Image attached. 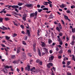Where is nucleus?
<instances>
[{
	"label": "nucleus",
	"mask_w": 75,
	"mask_h": 75,
	"mask_svg": "<svg viewBox=\"0 0 75 75\" xmlns=\"http://www.w3.org/2000/svg\"><path fill=\"white\" fill-rule=\"evenodd\" d=\"M43 10H47V11H49V10L47 8H45L43 9Z\"/></svg>",
	"instance_id": "nucleus-26"
},
{
	"label": "nucleus",
	"mask_w": 75,
	"mask_h": 75,
	"mask_svg": "<svg viewBox=\"0 0 75 75\" xmlns=\"http://www.w3.org/2000/svg\"><path fill=\"white\" fill-rule=\"evenodd\" d=\"M5 21H9V20H10V19L8 18H5Z\"/></svg>",
	"instance_id": "nucleus-25"
},
{
	"label": "nucleus",
	"mask_w": 75,
	"mask_h": 75,
	"mask_svg": "<svg viewBox=\"0 0 75 75\" xmlns=\"http://www.w3.org/2000/svg\"><path fill=\"white\" fill-rule=\"evenodd\" d=\"M35 16L34 13H31L30 14V17H34Z\"/></svg>",
	"instance_id": "nucleus-12"
},
{
	"label": "nucleus",
	"mask_w": 75,
	"mask_h": 75,
	"mask_svg": "<svg viewBox=\"0 0 75 75\" xmlns=\"http://www.w3.org/2000/svg\"><path fill=\"white\" fill-rule=\"evenodd\" d=\"M70 64H71V62H68L67 63V66L69 65H70Z\"/></svg>",
	"instance_id": "nucleus-38"
},
{
	"label": "nucleus",
	"mask_w": 75,
	"mask_h": 75,
	"mask_svg": "<svg viewBox=\"0 0 75 75\" xmlns=\"http://www.w3.org/2000/svg\"><path fill=\"white\" fill-rule=\"evenodd\" d=\"M20 50H21V48L20 47H18L17 48V54H18V53H19L20 51Z\"/></svg>",
	"instance_id": "nucleus-9"
},
{
	"label": "nucleus",
	"mask_w": 75,
	"mask_h": 75,
	"mask_svg": "<svg viewBox=\"0 0 75 75\" xmlns=\"http://www.w3.org/2000/svg\"><path fill=\"white\" fill-rule=\"evenodd\" d=\"M64 18H65V20H67L68 19V17L64 15Z\"/></svg>",
	"instance_id": "nucleus-24"
},
{
	"label": "nucleus",
	"mask_w": 75,
	"mask_h": 75,
	"mask_svg": "<svg viewBox=\"0 0 75 75\" xmlns=\"http://www.w3.org/2000/svg\"><path fill=\"white\" fill-rule=\"evenodd\" d=\"M18 6H21L23 5V3H18Z\"/></svg>",
	"instance_id": "nucleus-31"
},
{
	"label": "nucleus",
	"mask_w": 75,
	"mask_h": 75,
	"mask_svg": "<svg viewBox=\"0 0 75 75\" xmlns=\"http://www.w3.org/2000/svg\"><path fill=\"white\" fill-rule=\"evenodd\" d=\"M42 47H45V44L44 42H42Z\"/></svg>",
	"instance_id": "nucleus-16"
},
{
	"label": "nucleus",
	"mask_w": 75,
	"mask_h": 75,
	"mask_svg": "<svg viewBox=\"0 0 75 75\" xmlns=\"http://www.w3.org/2000/svg\"><path fill=\"white\" fill-rule=\"evenodd\" d=\"M16 58V57L15 56V55H12V56L11 57V59H13Z\"/></svg>",
	"instance_id": "nucleus-18"
},
{
	"label": "nucleus",
	"mask_w": 75,
	"mask_h": 75,
	"mask_svg": "<svg viewBox=\"0 0 75 75\" xmlns=\"http://www.w3.org/2000/svg\"><path fill=\"white\" fill-rule=\"evenodd\" d=\"M62 64L63 65H65V64H66V63H65V62L64 61L63 62Z\"/></svg>",
	"instance_id": "nucleus-62"
},
{
	"label": "nucleus",
	"mask_w": 75,
	"mask_h": 75,
	"mask_svg": "<svg viewBox=\"0 0 75 75\" xmlns=\"http://www.w3.org/2000/svg\"><path fill=\"white\" fill-rule=\"evenodd\" d=\"M3 30H7V28L5 27V26H3Z\"/></svg>",
	"instance_id": "nucleus-19"
},
{
	"label": "nucleus",
	"mask_w": 75,
	"mask_h": 75,
	"mask_svg": "<svg viewBox=\"0 0 75 75\" xmlns=\"http://www.w3.org/2000/svg\"><path fill=\"white\" fill-rule=\"evenodd\" d=\"M60 45H62V41L59 43Z\"/></svg>",
	"instance_id": "nucleus-64"
},
{
	"label": "nucleus",
	"mask_w": 75,
	"mask_h": 75,
	"mask_svg": "<svg viewBox=\"0 0 75 75\" xmlns=\"http://www.w3.org/2000/svg\"><path fill=\"white\" fill-rule=\"evenodd\" d=\"M50 12H51V11H46L45 12V13H46L47 14H48V13H50Z\"/></svg>",
	"instance_id": "nucleus-47"
},
{
	"label": "nucleus",
	"mask_w": 75,
	"mask_h": 75,
	"mask_svg": "<svg viewBox=\"0 0 75 75\" xmlns=\"http://www.w3.org/2000/svg\"><path fill=\"white\" fill-rule=\"evenodd\" d=\"M47 67L49 68H51V66H50V64H47Z\"/></svg>",
	"instance_id": "nucleus-45"
},
{
	"label": "nucleus",
	"mask_w": 75,
	"mask_h": 75,
	"mask_svg": "<svg viewBox=\"0 0 75 75\" xmlns=\"http://www.w3.org/2000/svg\"><path fill=\"white\" fill-rule=\"evenodd\" d=\"M72 33H75V28L74 29V28H72Z\"/></svg>",
	"instance_id": "nucleus-29"
},
{
	"label": "nucleus",
	"mask_w": 75,
	"mask_h": 75,
	"mask_svg": "<svg viewBox=\"0 0 75 75\" xmlns=\"http://www.w3.org/2000/svg\"><path fill=\"white\" fill-rule=\"evenodd\" d=\"M37 13H38V12H37V11H36L35 12V13H34L35 16H37Z\"/></svg>",
	"instance_id": "nucleus-34"
},
{
	"label": "nucleus",
	"mask_w": 75,
	"mask_h": 75,
	"mask_svg": "<svg viewBox=\"0 0 75 75\" xmlns=\"http://www.w3.org/2000/svg\"><path fill=\"white\" fill-rule=\"evenodd\" d=\"M59 36H62V33H59Z\"/></svg>",
	"instance_id": "nucleus-40"
},
{
	"label": "nucleus",
	"mask_w": 75,
	"mask_h": 75,
	"mask_svg": "<svg viewBox=\"0 0 75 75\" xmlns=\"http://www.w3.org/2000/svg\"><path fill=\"white\" fill-rule=\"evenodd\" d=\"M39 64L40 65H42V62L41 61L39 62Z\"/></svg>",
	"instance_id": "nucleus-43"
},
{
	"label": "nucleus",
	"mask_w": 75,
	"mask_h": 75,
	"mask_svg": "<svg viewBox=\"0 0 75 75\" xmlns=\"http://www.w3.org/2000/svg\"><path fill=\"white\" fill-rule=\"evenodd\" d=\"M75 40V36L74 35L73 36V40Z\"/></svg>",
	"instance_id": "nucleus-52"
},
{
	"label": "nucleus",
	"mask_w": 75,
	"mask_h": 75,
	"mask_svg": "<svg viewBox=\"0 0 75 75\" xmlns=\"http://www.w3.org/2000/svg\"><path fill=\"white\" fill-rule=\"evenodd\" d=\"M22 18L24 21H26V18L25 17H23Z\"/></svg>",
	"instance_id": "nucleus-42"
},
{
	"label": "nucleus",
	"mask_w": 75,
	"mask_h": 75,
	"mask_svg": "<svg viewBox=\"0 0 75 75\" xmlns=\"http://www.w3.org/2000/svg\"><path fill=\"white\" fill-rule=\"evenodd\" d=\"M1 46H2V47H6V46L4 45H3V44H1Z\"/></svg>",
	"instance_id": "nucleus-58"
},
{
	"label": "nucleus",
	"mask_w": 75,
	"mask_h": 75,
	"mask_svg": "<svg viewBox=\"0 0 75 75\" xmlns=\"http://www.w3.org/2000/svg\"><path fill=\"white\" fill-rule=\"evenodd\" d=\"M40 33V31L39 30H38V35H39V34Z\"/></svg>",
	"instance_id": "nucleus-55"
},
{
	"label": "nucleus",
	"mask_w": 75,
	"mask_h": 75,
	"mask_svg": "<svg viewBox=\"0 0 75 75\" xmlns=\"http://www.w3.org/2000/svg\"><path fill=\"white\" fill-rule=\"evenodd\" d=\"M63 52V51H62V50H61L60 51H59V54H62V52Z\"/></svg>",
	"instance_id": "nucleus-28"
},
{
	"label": "nucleus",
	"mask_w": 75,
	"mask_h": 75,
	"mask_svg": "<svg viewBox=\"0 0 75 75\" xmlns=\"http://www.w3.org/2000/svg\"><path fill=\"white\" fill-rule=\"evenodd\" d=\"M6 16H8V17H11V15L9 14H6Z\"/></svg>",
	"instance_id": "nucleus-37"
},
{
	"label": "nucleus",
	"mask_w": 75,
	"mask_h": 75,
	"mask_svg": "<svg viewBox=\"0 0 75 75\" xmlns=\"http://www.w3.org/2000/svg\"><path fill=\"white\" fill-rule=\"evenodd\" d=\"M22 43L23 45H27V43L25 42V41H22Z\"/></svg>",
	"instance_id": "nucleus-22"
},
{
	"label": "nucleus",
	"mask_w": 75,
	"mask_h": 75,
	"mask_svg": "<svg viewBox=\"0 0 75 75\" xmlns=\"http://www.w3.org/2000/svg\"><path fill=\"white\" fill-rule=\"evenodd\" d=\"M56 50L57 51H59V48L58 47H57Z\"/></svg>",
	"instance_id": "nucleus-54"
},
{
	"label": "nucleus",
	"mask_w": 75,
	"mask_h": 75,
	"mask_svg": "<svg viewBox=\"0 0 75 75\" xmlns=\"http://www.w3.org/2000/svg\"><path fill=\"white\" fill-rule=\"evenodd\" d=\"M67 75H72L71 73H67Z\"/></svg>",
	"instance_id": "nucleus-60"
},
{
	"label": "nucleus",
	"mask_w": 75,
	"mask_h": 75,
	"mask_svg": "<svg viewBox=\"0 0 75 75\" xmlns=\"http://www.w3.org/2000/svg\"><path fill=\"white\" fill-rule=\"evenodd\" d=\"M74 43H75V41L73 40L71 42V43H70V44H71L72 45H74Z\"/></svg>",
	"instance_id": "nucleus-14"
},
{
	"label": "nucleus",
	"mask_w": 75,
	"mask_h": 75,
	"mask_svg": "<svg viewBox=\"0 0 75 75\" xmlns=\"http://www.w3.org/2000/svg\"><path fill=\"white\" fill-rule=\"evenodd\" d=\"M38 54L40 56V57H41V53L40 52V50H38Z\"/></svg>",
	"instance_id": "nucleus-11"
},
{
	"label": "nucleus",
	"mask_w": 75,
	"mask_h": 75,
	"mask_svg": "<svg viewBox=\"0 0 75 75\" xmlns=\"http://www.w3.org/2000/svg\"><path fill=\"white\" fill-rule=\"evenodd\" d=\"M36 62L37 63H39V62H40V60L39 59H38L36 60Z\"/></svg>",
	"instance_id": "nucleus-30"
},
{
	"label": "nucleus",
	"mask_w": 75,
	"mask_h": 75,
	"mask_svg": "<svg viewBox=\"0 0 75 75\" xmlns=\"http://www.w3.org/2000/svg\"><path fill=\"white\" fill-rule=\"evenodd\" d=\"M15 10L16 11L17 13H18V11L17 10V9L16 8H15Z\"/></svg>",
	"instance_id": "nucleus-50"
},
{
	"label": "nucleus",
	"mask_w": 75,
	"mask_h": 75,
	"mask_svg": "<svg viewBox=\"0 0 75 75\" xmlns=\"http://www.w3.org/2000/svg\"><path fill=\"white\" fill-rule=\"evenodd\" d=\"M49 6H50V7H51V8H52V4H50L49 5Z\"/></svg>",
	"instance_id": "nucleus-56"
},
{
	"label": "nucleus",
	"mask_w": 75,
	"mask_h": 75,
	"mask_svg": "<svg viewBox=\"0 0 75 75\" xmlns=\"http://www.w3.org/2000/svg\"><path fill=\"white\" fill-rule=\"evenodd\" d=\"M48 42L49 44H51V43H52V40H51V39H49Z\"/></svg>",
	"instance_id": "nucleus-10"
},
{
	"label": "nucleus",
	"mask_w": 75,
	"mask_h": 75,
	"mask_svg": "<svg viewBox=\"0 0 75 75\" xmlns=\"http://www.w3.org/2000/svg\"><path fill=\"white\" fill-rule=\"evenodd\" d=\"M21 27L23 29H24V25H21Z\"/></svg>",
	"instance_id": "nucleus-39"
},
{
	"label": "nucleus",
	"mask_w": 75,
	"mask_h": 75,
	"mask_svg": "<svg viewBox=\"0 0 75 75\" xmlns=\"http://www.w3.org/2000/svg\"><path fill=\"white\" fill-rule=\"evenodd\" d=\"M59 27H57L56 28V30L58 31V32H61V30H62V25H61V24L60 23H59Z\"/></svg>",
	"instance_id": "nucleus-2"
},
{
	"label": "nucleus",
	"mask_w": 75,
	"mask_h": 75,
	"mask_svg": "<svg viewBox=\"0 0 75 75\" xmlns=\"http://www.w3.org/2000/svg\"><path fill=\"white\" fill-rule=\"evenodd\" d=\"M57 40L59 42H62V41L61 40V39L60 38H58L57 39Z\"/></svg>",
	"instance_id": "nucleus-32"
},
{
	"label": "nucleus",
	"mask_w": 75,
	"mask_h": 75,
	"mask_svg": "<svg viewBox=\"0 0 75 75\" xmlns=\"http://www.w3.org/2000/svg\"><path fill=\"white\" fill-rule=\"evenodd\" d=\"M35 69V67H33L32 68L30 69V71H32L31 72V74H35V73H38L39 72L38 71H37V70L34 71Z\"/></svg>",
	"instance_id": "nucleus-1"
},
{
	"label": "nucleus",
	"mask_w": 75,
	"mask_h": 75,
	"mask_svg": "<svg viewBox=\"0 0 75 75\" xmlns=\"http://www.w3.org/2000/svg\"><path fill=\"white\" fill-rule=\"evenodd\" d=\"M3 18H0V23H2L3 22Z\"/></svg>",
	"instance_id": "nucleus-35"
},
{
	"label": "nucleus",
	"mask_w": 75,
	"mask_h": 75,
	"mask_svg": "<svg viewBox=\"0 0 75 75\" xmlns=\"http://www.w3.org/2000/svg\"><path fill=\"white\" fill-rule=\"evenodd\" d=\"M43 50H45V53L46 54H48V49H47L46 48L44 47L43 48Z\"/></svg>",
	"instance_id": "nucleus-8"
},
{
	"label": "nucleus",
	"mask_w": 75,
	"mask_h": 75,
	"mask_svg": "<svg viewBox=\"0 0 75 75\" xmlns=\"http://www.w3.org/2000/svg\"><path fill=\"white\" fill-rule=\"evenodd\" d=\"M23 16H24V17L26 18L27 16V15L26 14H25L23 15Z\"/></svg>",
	"instance_id": "nucleus-49"
},
{
	"label": "nucleus",
	"mask_w": 75,
	"mask_h": 75,
	"mask_svg": "<svg viewBox=\"0 0 75 75\" xmlns=\"http://www.w3.org/2000/svg\"><path fill=\"white\" fill-rule=\"evenodd\" d=\"M49 64L50 65V66H52L53 65V64H52V63H49Z\"/></svg>",
	"instance_id": "nucleus-48"
},
{
	"label": "nucleus",
	"mask_w": 75,
	"mask_h": 75,
	"mask_svg": "<svg viewBox=\"0 0 75 75\" xmlns=\"http://www.w3.org/2000/svg\"><path fill=\"white\" fill-rule=\"evenodd\" d=\"M33 4H28L25 5V6L27 7H28V8H30V7H33Z\"/></svg>",
	"instance_id": "nucleus-3"
},
{
	"label": "nucleus",
	"mask_w": 75,
	"mask_h": 75,
	"mask_svg": "<svg viewBox=\"0 0 75 75\" xmlns=\"http://www.w3.org/2000/svg\"><path fill=\"white\" fill-rule=\"evenodd\" d=\"M43 4H44V5H45V6L48 5V4H47V2H43Z\"/></svg>",
	"instance_id": "nucleus-20"
},
{
	"label": "nucleus",
	"mask_w": 75,
	"mask_h": 75,
	"mask_svg": "<svg viewBox=\"0 0 75 75\" xmlns=\"http://www.w3.org/2000/svg\"><path fill=\"white\" fill-rule=\"evenodd\" d=\"M61 58H62V56H61V55L59 56L58 57V58L59 59H61Z\"/></svg>",
	"instance_id": "nucleus-46"
},
{
	"label": "nucleus",
	"mask_w": 75,
	"mask_h": 75,
	"mask_svg": "<svg viewBox=\"0 0 75 75\" xmlns=\"http://www.w3.org/2000/svg\"><path fill=\"white\" fill-rule=\"evenodd\" d=\"M12 63H13L14 64H17V61H14Z\"/></svg>",
	"instance_id": "nucleus-36"
},
{
	"label": "nucleus",
	"mask_w": 75,
	"mask_h": 75,
	"mask_svg": "<svg viewBox=\"0 0 75 75\" xmlns=\"http://www.w3.org/2000/svg\"><path fill=\"white\" fill-rule=\"evenodd\" d=\"M13 23L15 25H16V26H17V27H18V24L16 23L15 22L13 21Z\"/></svg>",
	"instance_id": "nucleus-21"
},
{
	"label": "nucleus",
	"mask_w": 75,
	"mask_h": 75,
	"mask_svg": "<svg viewBox=\"0 0 75 75\" xmlns=\"http://www.w3.org/2000/svg\"><path fill=\"white\" fill-rule=\"evenodd\" d=\"M64 4H62V8H64V7H65V6L64 5Z\"/></svg>",
	"instance_id": "nucleus-51"
},
{
	"label": "nucleus",
	"mask_w": 75,
	"mask_h": 75,
	"mask_svg": "<svg viewBox=\"0 0 75 75\" xmlns=\"http://www.w3.org/2000/svg\"><path fill=\"white\" fill-rule=\"evenodd\" d=\"M67 13H71V11H70V10H67L66 11Z\"/></svg>",
	"instance_id": "nucleus-41"
},
{
	"label": "nucleus",
	"mask_w": 75,
	"mask_h": 75,
	"mask_svg": "<svg viewBox=\"0 0 75 75\" xmlns=\"http://www.w3.org/2000/svg\"><path fill=\"white\" fill-rule=\"evenodd\" d=\"M6 39L7 40H8L10 38V37H8L7 36H6Z\"/></svg>",
	"instance_id": "nucleus-27"
},
{
	"label": "nucleus",
	"mask_w": 75,
	"mask_h": 75,
	"mask_svg": "<svg viewBox=\"0 0 75 75\" xmlns=\"http://www.w3.org/2000/svg\"><path fill=\"white\" fill-rule=\"evenodd\" d=\"M27 31V34H28L29 37H30L31 35L30 34V30L28 29L26 30Z\"/></svg>",
	"instance_id": "nucleus-5"
},
{
	"label": "nucleus",
	"mask_w": 75,
	"mask_h": 75,
	"mask_svg": "<svg viewBox=\"0 0 75 75\" xmlns=\"http://www.w3.org/2000/svg\"><path fill=\"white\" fill-rule=\"evenodd\" d=\"M3 71L4 73H7V70L6 69H4Z\"/></svg>",
	"instance_id": "nucleus-15"
},
{
	"label": "nucleus",
	"mask_w": 75,
	"mask_h": 75,
	"mask_svg": "<svg viewBox=\"0 0 75 75\" xmlns=\"http://www.w3.org/2000/svg\"><path fill=\"white\" fill-rule=\"evenodd\" d=\"M33 50L34 52H36V49H35V47L33 48Z\"/></svg>",
	"instance_id": "nucleus-61"
},
{
	"label": "nucleus",
	"mask_w": 75,
	"mask_h": 75,
	"mask_svg": "<svg viewBox=\"0 0 75 75\" xmlns=\"http://www.w3.org/2000/svg\"><path fill=\"white\" fill-rule=\"evenodd\" d=\"M17 35L16 33H14L13 35V37H16Z\"/></svg>",
	"instance_id": "nucleus-33"
},
{
	"label": "nucleus",
	"mask_w": 75,
	"mask_h": 75,
	"mask_svg": "<svg viewBox=\"0 0 75 75\" xmlns=\"http://www.w3.org/2000/svg\"><path fill=\"white\" fill-rule=\"evenodd\" d=\"M5 68H8H8H9V67H8V66H6L5 67Z\"/></svg>",
	"instance_id": "nucleus-59"
},
{
	"label": "nucleus",
	"mask_w": 75,
	"mask_h": 75,
	"mask_svg": "<svg viewBox=\"0 0 75 75\" xmlns=\"http://www.w3.org/2000/svg\"><path fill=\"white\" fill-rule=\"evenodd\" d=\"M54 56H52L50 57H49V61L50 62H52V61L54 59Z\"/></svg>",
	"instance_id": "nucleus-4"
},
{
	"label": "nucleus",
	"mask_w": 75,
	"mask_h": 75,
	"mask_svg": "<svg viewBox=\"0 0 75 75\" xmlns=\"http://www.w3.org/2000/svg\"><path fill=\"white\" fill-rule=\"evenodd\" d=\"M66 39L67 40V41H69V38H68V37H67L66 38Z\"/></svg>",
	"instance_id": "nucleus-63"
},
{
	"label": "nucleus",
	"mask_w": 75,
	"mask_h": 75,
	"mask_svg": "<svg viewBox=\"0 0 75 75\" xmlns=\"http://www.w3.org/2000/svg\"><path fill=\"white\" fill-rule=\"evenodd\" d=\"M66 67H67L68 68H69V69H71L72 68V66H71L69 65H66Z\"/></svg>",
	"instance_id": "nucleus-17"
},
{
	"label": "nucleus",
	"mask_w": 75,
	"mask_h": 75,
	"mask_svg": "<svg viewBox=\"0 0 75 75\" xmlns=\"http://www.w3.org/2000/svg\"><path fill=\"white\" fill-rule=\"evenodd\" d=\"M12 7L13 8V9H12L11 10H14V8H18L19 6H18V5H14L13 6H12Z\"/></svg>",
	"instance_id": "nucleus-6"
},
{
	"label": "nucleus",
	"mask_w": 75,
	"mask_h": 75,
	"mask_svg": "<svg viewBox=\"0 0 75 75\" xmlns=\"http://www.w3.org/2000/svg\"><path fill=\"white\" fill-rule=\"evenodd\" d=\"M45 53H46L42 52V56H43V55H45Z\"/></svg>",
	"instance_id": "nucleus-57"
},
{
	"label": "nucleus",
	"mask_w": 75,
	"mask_h": 75,
	"mask_svg": "<svg viewBox=\"0 0 75 75\" xmlns=\"http://www.w3.org/2000/svg\"><path fill=\"white\" fill-rule=\"evenodd\" d=\"M25 70H27L28 71H30V66H28L27 67L25 68Z\"/></svg>",
	"instance_id": "nucleus-7"
},
{
	"label": "nucleus",
	"mask_w": 75,
	"mask_h": 75,
	"mask_svg": "<svg viewBox=\"0 0 75 75\" xmlns=\"http://www.w3.org/2000/svg\"><path fill=\"white\" fill-rule=\"evenodd\" d=\"M18 62H21V64H23V62L21 61H20V60H18Z\"/></svg>",
	"instance_id": "nucleus-53"
},
{
	"label": "nucleus",
	"mask_w": 75,
	"mask_h": 75,
	"mask_svg": "<svg viewBox=\"0 0 75 75\" xmlns=\"http://www.w3.org/2000/svg\"><path fill=\"white\" fill-rule=\"evenodd\" d=\"M38 13H41V11H42V9H40L38 8Z\"/></svg>",
	"instance_id": "nucleus-23"
},
{
	"label": "nucleus",
	"mask_w": 75,
	"mask_h": 75,
	"mask_svg": "<svg viewBox=\"0 0 75 75\" xmlns=\"http://www.w3.org/2000/svg\"><path fill=\"white\" fill-rule=\"evenodd\" d=\"M54 17V16L52 15V13H51L50 15V18H53Z\"/></svg>",
	"instance_id": "nucleus-13"
},
{
	"label": "nucleus",
	"mask_w": 75,
	"mask_h": 75,
	"mask_svg": "<svg viewBox=\"0 0 75 75\" xmlns=\"http://www.w3.org/2000/svg\"><path fill=\"white\" fill-rule=\"evenodd\" d=\"M12 6H12L11 5H9L8 6V8H9V9H11V8H10V7H12Z\"/></svg>",
	"instance_id": "nucleus-44"
}]
</instances>
